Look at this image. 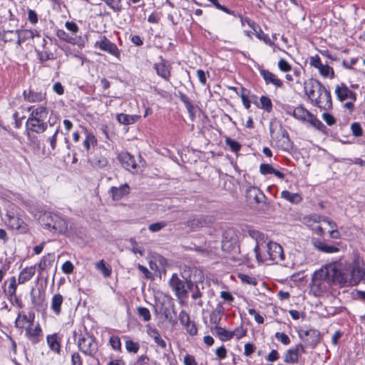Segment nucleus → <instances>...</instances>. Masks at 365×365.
I'll return each mask as SVG.
<instances>
[{"label": "nucleus", "mask_w": 365, "mask_h": 365, "mask_svg": "<svg viewBox=\"0 0 365 365\" xmlns=\"http://www.w3.org/2000/svg\"><path fill=\"white\" fill-rule=\"evenodd\" d=\"M363 279H365V263L360 259H355L348 266H343L341 263L326 265L313 275L315 284L325 282L342 287L356 286Z\"/></svg>", "instance_id": "1"}, {"label": "nucleus", "mask_w": 365, "mask_h": 365, "mask_svg": "<svg viewBox=\"0 0 365 365\" xmlns=\"http://www.w3.org/2000/svg\"><path fill=\"white\" fill-rule=\"evenodd\" d=\"M249 235L257 241L254 251L257 259L259 262H265L272 260L277 264H282L284 260V255L282 246L276 242H269L266 245V251L263 254L261 252V248L259 245V240L264 239V235L257 230H250Z\"/></svg>", "instance_id": "2"}, {"label": "nucleus", "mask_w": 365, "mask_h": 365, "mask_svg": "<svg viewBox=\"0 0 365 365\" xmlns=\"http://www.w3.org/2000/svg\"><path fill=\"white\" fill-rule=\"evenodd\" d=\"M304 89L312 103L320 109L327 110L332 108L331 94L319 81L309 79L304 82Z\"/></svg>", "instance_id": "3"}, {"label": "nucleus", "mask_w": 365, "mask_h": 365, "mask_svg": "<svg viewBox=\"0 0 365 365\" xmlns=\"http://www.w3.org/2000/svg\"><path fill=\"white\" fill-rule=\"evenodd\" d=\"M48 110L46 107L38 106L34 108L26 121L27 130L36 133H42L48 128Z\"/></svg>", "instance_id": "4"}, {"label": "nucleus", "mask_w": 365, "mask_h": 365, "mask_svg": "<svg viewBox=\"0 0 365 365\" xmlns=\"http://www.w3.org/2000/svg\"><path fill=\"white\" fill-rule=\"evenodd\" d=\"M222 250L227 253H237L238 252V238L234 228H227L223 232Z\"/></svg>", "instance_id": "5"}, {"label": "nucleus", "mask_w": 365, "mask_h": 365, "mask_svg": "<svg viewBox=\"0 0 365 365\" xmlns=\"http://www.w3.org/2000/svg\"><path fill=\"white\" fill-rule=\"evenodd\" d=\"M78 346L83 354L92 357H94L98 349L95 339L89 335L81 336L78 340Z\"/></svg>", "instance_id": "6"}, {"label": "nucleus", "mask_w": 365, "mask_h": 365, "mask_svg": "<svg viewBox=\"0 0 365 365\" xmlns=\"http://www.w3.org/2000/svg\"><path fill=\"white\" fill-rule=\"evenodd\" d=\"M170 285L175 292L177 297L185 298L187 297V290L192 286V282L180 279L177 274H173L170 279Z\"/></svg>", "instance_id": "7"}, {"label": "nucleus", "mask_w": 365, "mask_h": 365, "mask_svg": "<svg viewBox=\"0 0 365 365\" xmlns=\"http://www.w3.org/2000/svg\"><path fill=\"white\" fill-rule=\"evenodd\" d=\"M94 47L98 48L103 51L108 52L118 58H120V52L117 46L105 36H102L101 40L97 41L94 43Z\"/></svg>", "instance_id": "8"}, {"label": "nucleus", "mask_w": 365, "mask_h": 365, "mask_svg": "<svg viewBox=\"0 0 365 365\" xmlns=\"http://www.w3.org/2000/svg\"><path fill=\"white\" fill-rule=\"evenodd\" d=\"M215 218L210 215H197L189 219L186 225L191 229H197L207 227L213 224Z\"/></svg>", "instance_id": "9"}, {"label": "nucleus", "mask_w": 365, "mask_h": 365, "mask_svg": "<svg viewBox=\"0 0 365 365\" xmlns=\"http://www.w3.org/2000/svg\"><path fill=\"white\" fill-rule=\"evenodd\" d=\"M300 339L306 346L314 348L320 342V333L314 329L302 331L299 334Z\"/></svg>", "instance_id": "10"}, {"label": "nucleus", "mask_w": 365, "mask_h": 365, "mask_svg": "<svg viewBox=\"0 0 365 365\" xmlns=\"http://www.w3.org/2000/svg\"><path fill=\"white\" fill-rule=\"evenodd\" d=\"M246 197L251 203L256 204L266 203L267 197L258 187L250 186L247 189Z\"/></svg>", "instance_id": "11"}, {"label": "nucleus", "mask_w": 365, "mask_h": 365, "mask_svg": "<svg viewBox=\"0 0 365 365\" xmlns=\"http://www.w3.org/2000/svg\"><path fill=\"white\" fill-rule=\"evenodd\" d=\"M335 93L340 101H344L346 99H351L353 101H356V93L351 91L344 83H341L336 86Z\"/></svg>", "instance_id": "12"}, {"label": "nucleus", "mask_w": 365, "mask_h": 365, "mask_svg": "<svg viewBox=\"0 0 365 365\" xmlns=\"http://www.w3.org/2000/svg\"><path fill=\"white\" fill-rule=\"evenodd\" d=\"M26 336L32 344H38L42 339L43 331L39 325L37 324L35 327L32 326H28L26 327Z\"/></svg>", "instance_id": "13"}, {"label": "nucleus", "mask_w": 365, "mask_h": 365, "mask_svg": "<svg viewBox=\"0 0 365 365\" xmlns=\"http://www.w3.org/2000/svg\"><path fill=\"white\" fill-rule=\"evenodd\" d=\"M154 68L159 76L165 80L169 79L171 66L167 61L161 58L160 62L154 64Z\"/></svg>", "instance_id": "14"}, {"label": "nucleus", "mask_w": 365, "mask_h": 365, "mask_svg": "<svg viewBox=\"0 0 365 365\" xmlns=\"http://www.w3.org/2000/svg\"><path fill=\"white\" fill-rule=\"evenodd\" d=\"M88 162L95 169H103L108 165V158L101 152L96 153L88 159Z\"/></svg>", "instance_id": "15"}, {"label": "nucleus", "mask_w": 365, "mask_h": 365, "mask_svg": "<svg viewBox=\"0 0 365 365\" xmlns=\"http://www.w3.org/2000/svg\"><path fill=\"white\" fill-rule=\"evenodd\" d=\"M130 192V187L128 184H124L119 187L113 186L109 190V194L113 200H120L124 196Z\"/></svg>", "instance_id": "16"}, {"label": "nucleus", "mask_w": 365, "mask_h": 365, "mask_svg": "<svg viewBox=\"0 0 365 365\" xmlns=\"http://www.w3.org/2000/svg\"><path fill=\"white\" fill-rule=\"evenodd\" d=\"M9 225L12 229L16 230L22 234H25L29 231V227L26 223H25L22 219L17 216L9 217Z\"/></svg>", "instance_id": "17"}, {"label": "nucleus", "mask_w": 365, "mask_h": 365, "mask_svg": "<svg viewBox=\"0 0 365 365\" xmlns=\"http://www.w3.org/2000/svg\"><path fill=\"white\" fill-rule=\"evenodd\" d=\"M16 34L18 36V40L16 41V43L19 46H21L23 42L34 38V36H40L38 31H37L36 30L31 29L16 30Z\"/></svg>", "instance_id": "18"}, {"label": "nucleus", "mask_w": 365, "mask_h": 365, "mask_svg": "<svg viewBox=\"0 0 365 365\" xmlns=\"http://www.w3.org/2000/svg\"><path fill=\"white\" fill-rule=\"evenodd\" d=\"M56 36L61 39L63 40L67 43L73 44V45H78L81 46L83 44V40L81 37L77 36H71L67 34L64 30L63 29H58L56 31Z\"/></svg>", "instance_id": "19"}, {"label": "nucleus", "mask_w": 365, "mask_h": 365, "mask_svg": "<svg viewBox=\"0 0 365 365\" xmlns=\"http://www.w3.org/2000/svg\"><path fill=\"white\" fill-rule=\"evenodd\" d=\"M35 314L34 312H30L29 315L19 313L18 317L15 321V326L18 329H24L25 324L28 323L29 326H33Z\"/></svg>", "instance_id": "20"}, {"label": "nucleus", "mask_w": 365, "mask_h": 365, "mask_svg": "<svg viewBox=\"0 0 365 365\" xmlns=\"http://www.w3.org/2000/svg\"><path fill=\"white\" fill-rule=\"evenodd\" d=\"M260 75L267 84H273L277 88L282 86V81L277 78V76L268 70L262 69L260 70Z\"/></svg>", "instance_id": "21"}, {"label": "nucleus", "mask_w": 365, "mask_h": 365, "mask_svg": "<svg viewBox=\"0 0 365 365\" xmlns=\"http://www.w3.org/2000/svg\"><path fill=\"white\" fill-rule=\"evenodd\" d=\"M36 268L35 267H26L24 268L19 273L18 282L19 284H22L29 281L35 274Z\"/></svg>", "instance_id": "22"}, {"label": "nucleus", "mask_w": 365, "mask_h": 365, "mask_svg": "<svg viewBox=\"0 0 365 365\" xmlns=\"http://www.w3.org/2000/svg\"><path fill=\"white\" fill-rule=\"evenodd\" d=\"M147 334L151 337L155 342L162 349L166 348V342L165 341L161 338L160 334L158 330L156 328L151 327L150 326L147 327Z\"/></svg>", "instance_id": "23"}, {"label": "nucleus", "mask_w": 365, "mask_h": 365, "mask_svg": "<svg viewBox=\"0 0 365 365\" xmlns=\"http://www.w3.org/2000/svg\"><path fill=\"white\" fill-rule=\"evenodd\" d=\"M212 333L218 337L222 341H229L232 339L231 331H227L223 327L215 326L211 329Z\"/></svg>", "instance_id": "24"}, {"label": "nucleus", "mask_w": 365, "mask_h": 365, "mask_svg": "<svg viewBox=\"0 0 365 365\" xmlns=\"http://www.w3.org/2000/svg\"><path fill=\"white\" fill-rule=\"evenodd\" d=\"M314 247L320 252L325 253H334L339 251V248L334 245H329L319 240H313Z\"/></svg>", "instance_id": "25"}, {"label": "nucleus", "mask_w": 365, "mask_h": 365, "mask_svg": "<svg viewBox=\"0 0 365 365\" xmlns=\"http://www.w3.org/2000/svg\"><path fill=\"white\" fill-rule=\"evenodd\" d=\"M54 217V222L52 224V229L55 232H58L59 233H64L68 230V223L66 220L59 215H56V217Z\"/></svg>", "instance_id": "26"}, {"label": "nucleus", "mask_w": 365, "mask_h": 365, "mask_svg": "<svg viewBox=\"0 0 365 365\" xmlns=\"http://www.w3.org/2000/svg\"><path fill=\"white\" fill-rule=\"evenodd\" d=\"M46 340L49 348L54 352L59 354L61 351V338L58 334L48 335Z\"/></svg>", "instance_id": "27"}, {"label": "nucleus", "mask_w": 365, "mask_h": 365, "mask_svg": "<svg viewBox=\"0 0 365 365\" xmlns=\"http://www.w3.org/2000/svg\"><path fill=\"white\" fill-rule=\"evenodd\" d=\"M140 115H128L125 113H118L116 115V120L120 124L128 125L135 123Z\"/></svg>", "instance_id": "28"}, {"label": "nucleus", "mask_w": 365, "mask_h": 365, "mask_svg": "<svg viewBox=\"0 0 365 365\" xmlns=\"http://www.w3.org/2000/svg\"><path fill=\"white\" fill-rule=\"evenodd\" d=\"M24 98L30 103L41 102L45 98V94L41 92H35L31 90L24 91Z\"/></svg>", "instance_id": "29"}, {"label": "nucleus", "mask_w": 365, "mask_h": 365, "mask_svg": "<svg viewBox=\"0 0 365 365\" xmlns=\"http://www.w3.org/2000/svg\"><path fill=\"white\" fill-rule=\"evenodd\" d=\"M63 302V297L61 294H56L52 297L51 302V309L56 316L61 313V306Z\"/></svg>", "instance_id": "30"}, {"label": "nucleus", "mask_w": 365, "mask_h": 365, "mask_svg": "<svg viewBox=\"0 0 365 365\" xmlns=\"http://www.w3.org/2000/svg\"><path fill=\"white\" fill-rule=\"evenodd\" d=\"M300 354L296 346L288 349L284 356V361L287 364H297L299 361Z\"/></svg>", "instance_id": "31"}, {"label": "nucleus", "mask_w": 365, "mask_h": 365, "mask_svg": "<svg viewBox=\"0 0 365 365\" xmlns=\"http://www.w3.org/2000/svg\"><path fill=\"white\" fill-rule=\"evenodd\" d=\"M259 171L260 173L262 175H268V174H273L277 178L279 179H283L284 178V174L282 172L274 169L271 165L262 163L259 166Z\"/></svg>", "instance_id": "32"}, {"label": "nucleus", "mask_w": 365, "mask_h": 365, "mask_svg": "<svg viewBox=\"0 0 365 365\" xmlns=\"http://www.w3.org/2000/svg\"><path fill=\"white\" fill-rule=\"evenodd\" d=\"M179 98L181 101L185 104L187 110L190 115V118L192 120H194L195 118V106H193L190 99L183 93L179 92Z\"/></svg>", "instance_id": "33"}, {"label": "nucleus", "mask_w": 365, "mask_h": 365, "mask_svg": "<svg viewBox=\"0 0 365 365\" xmlns=\"http://www.w3.org/2000/svg\"><path fill=\"white\" fill-rule=\"evenodd\" d=\"M224 313V309L222 305L218 304L217 307L210 313V322L217 326L222 319Z\"/></svg>", "instance_id": "34"}, {"label": "nucleus", "mask_w": 365, "mask_h": 365, "mask_svg": "<svg viewBox=\"0 0 365 365\" xmlns=\"http://www.w3.org/2000/svg\"><path fill=\"white\" fill-rule=\"evenodd\" d=\"M53 261L54 255L53 254H48L47 255L43 256L38 264L39 272H41L47 268L51 267Z\"/></svg>", "instance_id": "35"}, {"label": "nucleus", "mask_w": 365, "mask_h": 365, "mask_svg": "<svg viewBox=\"0 0 365 365\" xmlns=\"http://www.w3.org/2000/svg\"><path fill=\"white\" fill-rule=\"evenodd\" d=\"M53 217H56V215L51 212H44L41 215L39 220L43 226L51 230L53 226L52 224L54 222Z\"/></svg>", "instance_id": "36"}, {"label": "nucleus", "mask_w": 365, "mask_h": 365, "mask_svg": "<svg viewBox=\"0 0 365 365\" xmlns=\"http://www.w3.org/2000/svg\"><path fill=\"white\" fill-rule=\"evenodd\" d=\"M309 114L310 113L302 106L296 107L292 113V115L296 119L302 121H306L308 117L309 116Z\"/></svg>", "instance_id": "37"}, {"label": "nucleus", "mask_w": 365, "mask_h": 365, "mask_svg": "<svg viewBox=\"0 0 365 365\" xmlns=\"http://www.w3.org/2000/svg\"><path fill=\"white\" fill-rule=\"evenodd\" d=\"M98 140L91 132H86V138L83 142V147L88 152L91 147L97 145Z\"/></svg>", "instance_id": "38"}, {"label": "nucleus", "mask_w": 365, "mask_h": 365, "mask_svg": "<svg viewBox=\"0 0 365 365\" xmlns=\"http://www.w3.org/2000/svg\"><path fill=\"white\" fill-rule=\"evenodd\" d=\"M281 197L286 200L294 204H297L302 200V197L299 194L292 193L288 190H283L281 192Z\"/></svg>", "instance_id": "39"}, {"label": "nucleus", "mask_w": 365, "mask_h": 365, "mask_svg": "<svg viewBox=\"0 0 365 365\" xmlns=\"http://www.w3.org/2000/svg\"><path fill=\"white\" fill-rule=\"evenodd\" d=\"M120 160L127 170L135 169L136 168L134 158L128 153L123 154L120 156Z\"/></svg>", "instance_id": "40"}, {"label": "nucleus", "mask_w": 365, "mask_h": 365, "mask_svg": "<svg viewBox=\"0 0 365 365\" xmlns=\"http://www.w3.org/2000/svg\"><path fill=\"white\" fill-rule=\"evenodd\" d=\"M281 131L282 137L281 139L279 140V141L281 142L280 146L283 150H288L292 147V143L289 139V134L287 131L282 128H281Z\"/></svg>", "instance_id": "41"}, {"label": "nucleus", "mask_w": 365, "mask_h": 365, "mask_svg": "<svg viewBox=\"0 0 365 365\" xmlns=\"http://www.w3.org/2000/svg\"><path fill=\"white\" fill-rule=\"evenodd\" d=\"M319 73L324 78H333L334 77V72L331 67L328 65L322 64L318 68Z\"/></svg>", "instance_id": "42"}, {"label": "nucleus", "mask_w": 365, "mask_h": 365, "mask_svg": "<svg viewBox=\"0 0 365 365\" xmlns=\"http://www.w3.org/2000/svg\"><path fill=\"white\" fill-rule=\"evenodd\" d=\"M96 268L101 271L103 275L105 277H109L111 274V268L110 266H106L105 262L103 259L98 262L96 264Z\"/></svg>", "instance_id": "43"}, {"label": "nucleus", "mask_w": 365, "mask_h": 365, "mask_svg": "<svg viewBox=\"0 0 365 365\" xmlns=\"http://www.w3.org/2000/svg\"><path fill=\"white\" fill-rule=\"evenodd\" d=\"M16 38L18 40L16 30V31H13V30L4 31V32L1 34V39L5 43L11 42V41H14Z\"/></svg>", "instance_id": "44"}, {"label": "nucleus", "mask_w": 365, "mask_h": 365, "mask_svg": "<svg viewBox=\"0 0 365 365\" xmlns=\"http://www.w3.org/2000/svg\"><path fill=\"white\" fill-rule=\"evenodd\" d=\"M124 337L127 339V340L125 341L126 350L130 353L136 354L140 349L139 344L138 342H135L130 339H128V336Z\"/></svg>", "instance_id": "45"}, {"label": "nucleus", "mask_w": 365, "mask_h": 365, "mask_svg": "<svg viewBox=\"0 0 365 365\" xmlns=\"http://www.w3.org/2000/svg\"><path fill=\"white\" fill-rule=\"evenodd\" d=\"M225 142L226 145H227L232 152L237 153L241 148V145L230 137H226Z\"/></svg>", "instance_id": "46"}, {"label": "nucleus", "mask_w": 365, "mask_h": 365, "mask_svg": "<svg viewBox=\"0 0 365 365\" xmlns=\"http://www.w3.org/2000/svg\"><path fill=\"white\" fill-rule=\"evenodd\" d=\"M261 108L267 112L270 113L272 110V103L267 96H262L260 97Z\"/></svg>", "instance_id": "47"}, {"label": "nucleus", "mask_w": 365, "mask_h": 365, "mask_svg": "<svg viewBox=\"0 0 365 365\" xmlns=\"http://www.w3.org/2000/svg\"><path fill=\"white\" fill-rule=\"evenodd\" d=\"M137 313L138 316L141 317L144 322H148L149 320H150L151 315L148 308L139 307L137 308Z\"/></svg>", "instance_id": "48"}, {"label": "nucleus", "mask_w": 365, "mask_h": 365, "mask_svg": "<svg viewBox=\"0 0 365 365\" xmlns=\"http://www.w3.org/2000/svg\"><path fill=\"white\" fill-rule=\"evenodd\" d=\"M306 121L309 122L312 126L318 130H322V128H324L323 123L311 113Z\"/></svg>", "instance_id": "49"}, {"label": "nucleus", "mask_w": 365, "mask_h": 365, "mask_svg": "<svg viewBox=\"0 0 365 365\" xmlns=\"http://www.w3.org/2000/svg\"><path fill=\"white\" fill-rule=\"evenodd\" d=\"M248 93L249 91L245 88H241V91L240 93V96L242 98V103L245 108L249 109L250 108V101L248 99Z\"/></svg>", "instance_id": "50"}, {"label": "nucleus", "mask_w": 365, "mask_h": 365, "mask_svg": "<svg viewBox=\"0 0 365 365\" xmlns=\"http://www.w3.org/2000/svg\"><path fill=\"white\" fill-rule=\"evenodd\" d=\"M247 331V329L242 325L235 329L234 331H231V334L232 335V338L235 337L237 339H240L246 336Z\"/></svg>", "instance_id": "51"}, {"label": "nucleus", "mask_w": 365, "mask_h": 365, "mask_svg": "<svg viewBox=\"0 0 365 365\" xmlns=\"http://www.w3.org/2000/svg\"><path fill=\"white\" fill-rule=\"evenodd\" d=\"M105 2L114 11L119 12L122 10L121 0H105Z\"/></svg>", "instance_id": "52"}, {"label": "nucleus", "mask_w": 365, "mask_h": 365, "mask_svg": "<svg viewBox=\"0 0 365 365\" xmlns=\"http://www.w3.org/2000/svg\"><path fill=\"white\" fill-rule=\"evenodd\" d=\"M109 343L114 350H121V342L120 338L118 336H110L109 339Z\"/></svg>", "instance_id": "53"}, {"label": "nucleus", "mask_w": 365, "mask_h": 365, "mask_svg": "<svg viewBox=\"0 0 365 365\" xmlns=\"http://www.w3.org/2000/svg\"><path fill=\"white\" fill-rule=\"evenodd\" d=\"M16 287L17 285L16 278L15 277H12L10 278V283L7 289L8 295L10 297L14 296L16 294Z\"/></svg>", "instance_id": "54"}, {"label": "nucleus", "mask_w": 365, "mask_h": 365, "mask_svg": "<svg viewBox=\"0 0 365 365\" xmlns=\"http://www.w3.org/2000/svg\"><path fill=\"white\" fill-rule=\"evenodd\" d=\"M238 277L242 280V282H245L248 284L256 285L257 281L255 278L250 277V275L240 273L238 274Z\"/></svg>", "instance_id": "55"}, {"label": "nucleus", "mask_w": 365, "mask_h": 365, "mask_svg": "<svg viewBox=\"0 0 365 365\" xmlns=\"http://www.w3.org/2000/svg\"><path fill=\"white\" fill-rule=\"evenodd\" d=\"M66 28L72 33L71 36H76V34L79 31V27L73 21H66L65 24Z\"/></svg>", "instance_id": "56"}, {"label": "nucleus", "mask_w": 365, "mask_h": 365, "mask_svg": "<svg viewBox=\"0 0 365 365\" xmlns=\"http://www.w3.org/2000/svg\"><path fill=\"white\" fill-rule=\"evenodd\" d=\"M278 68L282 72H288L292 70V66L284 58L279 61Z\"/></svg>", "instance_id": "57"}, {"label": "nucleus", "mask_w": 365, "mask_h": 365, "mask_svg": "<svg viewBox=\"0 0 365 365\" xmlns=\"http://www.w3.org/2000/svg\"><path fill=\"white\" fill-rule=\"evenodd\" d=\"M351 130L352 134L354 136L359 137L363 135L362 128H361L359 123H357V122L353 123L351 125Z\"/></svg>", "instance_id": "58"}, {"label": "nucleus", "mask_w": 365, "mask_h": 365, "mask_svg": "<svg viewBox=\"0 0 365 365\" xmlns=\"http://www.w3.org/2000/svg\"><path fill=\"white\" fill-rule=\"evenodd\" d=\"M179 320L180 324L185 327L187 324L190 323V319L189 314L185 312L181 311L179 314Z\"/></svg>", "instance_id": "59"}, {"label": "nucleus", "mask_w": 365, "mask_h": 365, "mask_svg": "<svg viewBox=\"0 0 365 365\" xmlns=\"http://www.w3.org/2000/svg\"><path fill=\"white\" fill-rule=\"evenodd\" d=\"M275 337L284 345H288L290 344L291 341L289 337L283 332H277L275 334Z\"/></svg>", "instance_id": "60"}, {"label": "nucleus", "mask_w": 365, "mask_h": 365, "mask_svg": "<svg viewBox=\"0 0 365 365\" xmlns=\"http://www.w3.org/2000/svg\"><path fill=\"white\" fill-rule=\"evenodd\" d=\"M30 131L31 130H27V132H26V136H27V138H28V144L29 145H31V146L38 148L39 147V142H38V140L37 139V137L35 136V135H31L30 134Z\"/></svg>", "instance_id": "61"}, {"label": "nucleus", "mask_w": 365, "mask_h": 365, "mask_svg": "<svg viewBox=\"0 0 365 365\" xmlns=\"http://www.w3.org/2000/svg\"><path fill=\"white\" fill-rule=\"evenodd\" d=\"M165 226H166V223L165 222H155V223H153V224L150 225L148 227V229L150 231L155 232L160 231L161 229H163Z\"/></svg>", "instance_id": "62"}, {"label": "nucleus", "mask_w": 365, "mask_h": 365, "mask_svg": "<svg viewBox=\"0 0 365 365\" xmlns=\"http://www.w3.org/2000/svg\"><path fill=\"white\" fill-rule=\"evenodd\" d=\"M215 354L219 360L225 359L227 357V349L225 346L216 349Z\"/></svg>", "instance_id": "63"}, {"label": "nucleus", "mask_w": 365, "mask_h": 365, "mask_svg": "<svg viewBox=\"0 0 365 365\" xmlns=\"http://www.w3.org/2000/svg\"><path fill=\"white\" fill-rule=\"evenodd\" d=\"M187 332L191 335V336H195L197 334V327L195 325V324L193 322H191L190 323L187 324L185 327Z\"/></svg>", "instance_id": "64"}]
</instances>
